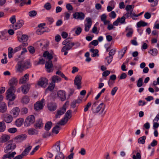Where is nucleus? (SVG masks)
Wrapping results in <instances>:
<instances>
[{
    "label": "nucleus",
    "mask_w": 159,
    "mask_h": 159,
    "mask_svg": "<svg viewBox=\"0 0 159 159\" xmlns=\"http://www.w3.org/2000/svg\"><path fill=\"white\" fill-rule=\"evenodd\" d=\"M30 63L28 60H20L17 64V70L21 72L24 69H26L30 67Z\"/></svg>",
    "instance_id": "nucleus-1"
},
{
    "label": "nucleus",
    "mask_w": 159,
    "mask_h": 159,
    "mask_svg": "<svg viewBox=\"0 0 159 159\" xmlns=\"http://www.w3.org/2000/svg\"><path fill=\"white\" fill-rule=\"evenodd\" d=\"M16 88L15 87H10L6 93L7 99L9 101H13L16 98L14 94Z\"/></svg>",
    "instance_id": "nucleus-2"
},
{
    "label": "nucleus",
    "mask_w": 159,
    "mask_h": 159,
    "mask_svg": "<svg viewBox=\"0 0 159 159\" xmlns=\"http://www.w3.org/2000/svg\"><path fill=\"white\" fill-rule=\"evenodd\" d=\"M35 121V118L34 115H31L28 116L26 119L24 123L25 126L28 127L33 124Z\"/></svg>",
    "instance_id": "nucleus-3"
},
{
    "label": "nucleus",
    "mask_w": 159,
    "mask_h": 159,
    "mask_svg": "<svg viewBox=\"0 0 159 159\" xmlns=\"http://www.w3.org/2000/svg\"><path fill=\"white\" fill-rule=\"evenodd\" d=\"M55 54L53 51L51 50L49 51H46L44 52L43 54V57L47 60H52Z\"/></svg>",
    "instance_id": "nucleus-4"
},
{
    "label": "nucleus",
    "mask_w": 159,
    "mask_h": 159,
    "mask_svg": "<svg viewBox=\"0 0 159 159\" xmlns=\"http://www.w3.org/2000/svg\"><path fill=\"white\" fill-rule=\"evenodd\" d=\"M82 77L80 75H77L74 80V84L77 86V88L78 89H80L82 88L81 80Z\"/></svg>",
    "instance_id": "nucleus-5"
},
{
    "label": "nucleus",
    "mask_w": 159,
    "mask_h": 159,
    "mask_svg": "<svg viewBox=\"0 0 159 159\" xmlns=\"http://www.w3.org/2000/svg\"><path fill=\"white\" fill-rule=\"evenodd\" d=\"M16 147V144L14 143H9L6 146L4 149V152L7 153L8 151H12L15 149Z\"/></svg>",
    "instance_id": "nucleus-6"
},
{
    "label": "nucleus",
    "mask_w": 159,
    "mask_h": 159,
    "mask_svg": "<svg viewBox=\"0 0 159 159\" xmlns=\"http://www.w3.org/2000/svg\"><path fill=\"white\" fill-rule=\"evenodd\" d=\"M105 108V105L103 103H100L97 107H96L95 109H94L92 111L93 114H96L99 112L102 109L101 113H102L104 111Z\"/></svg>",
    "instance_id": "nucleus-7"
},
{
    "label": "nucleus",
    "mask_w": 159,
    "mask_h": 159,
    "mask_svg": "<svg viewBox=\"0 0 159 159\" xmlns=\"http://www.w3.org/2000/svg\"><path fill=\"white\" fill-rule=\"evenodd\" d=\"M48 81L46 78H41L39 81L38 84L42 87L45 88L48 85Z\"/></svg>",
    "instance_id": "nucleus-8"
},
{
    "label": "nucleus",
    "mask_w": 159,
    "mask_h": 159,
    "mask_svg": "<svg viewBox=\"0 0 159 159\" xmlns=\"http://www.w3.org/2000/svg\"><path fill=\"white\" fill-rule=\"evenodd\" d=\"M53 66V64L52 60H48L45 63V67L48 72H51L53 70L51 68Z\"/></svg>",
    "instance_id": "nucleus-9"
},
{
    "label": "nucleus",
    "mask_w": 159,
    "mask_h": 159,
    "mask_svg": "<svg viewBox=\"0 0 159 159\" xmlns=\"http://www.w3.org/2000/svg\"><path fill=\"white\" fill-rule=\"evenodd\" d=\"M86 20L87 23L85 25L84 30L86 32H88L91 27L92 22L91 19L89 17L86 18Z\"/></svg>",
    "instance_id": "nucleus-10"
},
{
    "label": "nucleus",
    "mask_w": 159,
    "mask_h": 159,
    "mask_svg": "<svg viewBox=\"0 0 159 159\" xmlns=\"http://www.w3.org/2000/svg\"><path fill=\"white\" fill-rule=\"evenodd\" d=\"M67 102H66L63 106L62 108L60 109L59 110H57V113L56 114L55 117L56 118L58 117L59 116H60L66 112V108L65 105L66 104Z\"/></svg>",
    "instance_id": "nucleus-11"
},
{
    "label": "nucleus",
    "mask_w": 159,
    "mask_h": 159,
    "mask_svg": "<svg viewBox=\"0 0 159 159\" xmlns=\"http://www.w3.org/2000/svg\"><path fill=\"white\" fill-rule=\"evenodd\" d=\"M57 96L59 97L62 101H65L66 99V93L65 91L60 90L57 92Z\"/></svg>",
    "instance_id": "nucleus-12"
},
{
    "label": "nucleus",
    "mask_w": 159,
    "mask_h": 159,
    "mask_svg": "<svg viewBox=\"0 0 159 159\" xmlns=\"http://www.w3.org/2000/svg\"><path fill=\"white\" fill-rule=\"evenodd\" d=\"M30 87V85L29 84H26L21 86V91L24 94H26L29 91Z\"/></svg>",
    "instance_id": "nucleus-13"
},
{
    "label": "nucleus",
    "mask_w": 159,
    "mask_h": 159,
    "mask_svg": "<svg viewBox=\"0 0 159 159\" xmlns=\"http://www.w3.org/2000/svg\"><path fill=\"white\" fill-rule=\"evenodd\" d=\"M52 152L54 154L58 153L60 152V141H58L56 143V144L53 146L52 147Z\"/></svg>",
    "instance_id": "nucleus-14"
},
{
    "label": "nucleus",
    "mask_w": 159,
    "mask_h": 159,
    "mask_svg": "<svg viewBox=\"0 0 159 159\" xmlns=\"http://www.w3.org/2000/svg\"><path fill=\"white\" fill-rule=\"evenodd\" d=\"M73 16L75 18L80 20H83L85 17L84 14L82 12H75L73 14Z\"/></svg>",
    "instance_id": "nucleus-15"
},
{
    "label": "nucleus",
    "mask_w": 159,
    "mask_h": 159,
    "mask_svg": "<svg viewBox=\"0 0 159 159\" xmlns=\"http://www.w3.org/2000/svg\"><path fill=\"white\" fill-rule=\"evenodd\" d=\"M29 74H26L24 76L22 77L19 81L20 84H23L26 83L29 80Z\"/></svg>",
    "instance_id": "nucleus-16"
},
{
    "label": "nucleus",
    "mask_w": 159,
    "mask_h": 159,
    "mask_svg": "<svg viewBox=\"0 0 159 159\" xmlns=\"http://www.w3.org/2000/svg\"><path fill=\"white\" fill-rule=\"evenodd\" d=\"M57 104L54 102H50L48 104V109L50 111H54L57 109Z\"/></svg>",
    "instance_id": "nucleus-17"
},
{
    "label": "nucleus",
    "mask_w": 159,
    "mask_h": 159,
    "mask_svg": "<svg viewBox=\"0 0 159 159\" xmlns=\"http://www.w3.org/2000/svg\"><path fill=\"white\" fill-rule=\"evenodd\" d=\"M16 154V152L15 151L11 153L9 152V153H7V154H4L2 157V159H6L8 158L11 159L12 158H13Z\"/></svg>",
    "instance_id": "nucleus-18"
},
{
    "label": "nucleus",
    "mask_w": 159,
    "mask_h": 159,
    "mask_svg": "<svg viewBox=\"0 0 159 159\" xmlns=\"http://www.w3.org/2000/svg\"><path fill=\"white\" fill-rule=\"evenodd\" d=\"M43 123L42 120L41 119H39L38 120L36 121V123L34 125V126L36 129H39L43 127Z\"/></svg>",
    "instance_id": "nucleus-19"
},
{
    "label": "nucleus",
    "mask_w": 159,
    "mask_h": 159,
    "mask_svg": "<svg viewBox=\"0 0 159 159\" xmlns=\"http://www.w3.org/2000/svg\"><path fill=\"white\" fill-rule=\"evenodd\" d=\"M74 45L75 43H69L62 48L61 51H64L65 50L68 51L70 50Z\"/></svg>",
    "instance_id": "nucleus-20"
},
{
    "label": "nucleus",
    "mask_w": 159,
    "mask_h": 159,
    "mask_svg": "<svg viewBox=\"0 0 159 159\" xmlns=\"http://www.w3.org/2000/svg\"><path fill=\"white\" fill-rule=\"evenodd\" d=\"M20 111L19 108L17 107H15L11 111V113L14 117H16L19 114Z\"/></svg>",
    "instance_id": "nucleus-21"
},
{
    "label": "nucleus",
    "mask_w": 159,
    "mask_h": 159,
    "mask_svg": "<svg viewBox=\"0 0 159 159\" xmlns=\"http://www.w3.org/2000/svg\"><path fill=\"white\" fill-rule=\"evenodd\" d=\"M18 41L22 43L26 42L28 39V36L26 35H22L18 36Z\"/></svg>",
    "instance_id": "nucleus-22"
},
{
    "label": "nucleus",
    "mask_w": 159,
    "mask_h": 159,
    "mask_svg": "<svg viewBox=\"0 0 159 159\" xmlns=\"http://www.w3.org/2000/svg\"><path fill=\"white\" fill-rule=\"evenodd\" d=\"M24 24V22L22 20H20L15 25H12L13 29L16 30L21 28Z\"/></svg>",
    "instance_id": "nucleus-23"
},
{
    "label": "nucleus",
    "mask_w": 159,
    "mask_h": 159,
    "mask_svg": "<svg viewBox=\"0 0 159 159\" xmlns=\"http://www.w3.org/2000/svg\"><path fill=\"white\" fill-rule=\"evenodd\" d=\"M27 137L26 135L25 134H22L17 136L15 137V139L17 140V141L21 142L22 141L25 140Z\"/></svg>",
    "instance_id": "nucleus-24"
},
{
    "label": "nucleus",
    "mask_w": 159,
    "mask_h": 159,
    "mask_svg": "<svg viewBox=\"0 0 159 159\" xmlns=\"http://www.w3.org/2000/svg\"><path fill=\"white\" fill-rule=\"evenodd\" d=\"M116 51V49H111L109 53V56L106 57V60H112L113 56L115 54Z\"/></svg>",
    "instance_id": "nucleus-25"
},
{
    "label": "nucleus",
    "mask_w": 159,
    "mask_h": 159,
    "mask_svg": "<svg viewBox=\"0 0 159 159\" xmlns=\"http://www.w3.org/2000/svg\"><path fill=\"white\" fill-rule=\"evenodd\" d=\"M7 110L6 104L2 102L0 104V112L3 113L5 112Z\"/></svg>",
    "instance_id": "nucleus-26"
},
{
    "label": "nucleus",
    "mask_w": 159,
    "mask_h": 159,
    "mask_svg": "<svg viewBox=\"0 0 159 159\" xmlns=\"http://www.w3.org/2000/svg\"><path fill=\"white\" fill-rule=\"evenodd\" d=\"M17 82V79L13 77L9 81V85L11 86V87H15L14 86L16 85Z\"/></svg>",
    "instance_id": "nucleus-27"
},
{
    "label": "nucleus",
    "mask_w": 159,
    "mask_h": 159,
    "mask_svg": "<svg viewBox=\"0 0 159 159\" xmlns=\"http://www.w3.org/2000/svg\"><path fill=\"white\" fill-rule=\"evenodd\" d=\"M43 107V105L38 102H37L34 105V110L36 111L42 109Z\"/></svg>",
    "instance_id": "nucleus-28"
},
{
    "label": "nucleus",
    "mask_w": 159,
    "mask_h": 159,
    "mask_svg": "<svg viewBox=\"0 0 159 159\" xmlns=\"http://www.w3.org/2000/svg\"><path fill=\"white\" fill-rule=\"evenodd\" d=\"M127 50L126 47H124L120 51L118 52V57L120 59H121L124 56V54L125 53Z\"/></svg>",
    "instance_id": "nucleus-29"
},
{
    "label": "nucleus",
    "mask_w": 159,
    "mask_h": 159,
    "mask_svg": "<svg viewBox=\"0 0 159 159\" xmlns=\"http://www.w3.org/2000/svg\"><path fill=\"white\" fill-rule=\"evenodd\" d=\"M82 29L81 27L76 26L74 27L72 30L73 31H74L76 35H79L82 32Z\"/></svg>",
    "instance_id": "nucleus-30"
},
{
    "label": "nucleus",
    "mask_w": 159,
    "mask_h": 159,
    "mask_svg": "<svg viewBox=\"0 0 159 159\" xmlns=\"http://www.w3.org/2000/svg\"><path fill=\"white\" fill-rule=\"evenodd\" d=\"M37 43L38 44H39L41 46H43V47H42L43 49L47 48L48 45V43L44 40L39 41L37 42Z\"/></svg>",
    "instance_id": "nucleus-31"
},
{
    "label": "nucleus",
    "mask_w": 159,
    "mask_h": 159,
    "mask_svg": "<svg viewBox=\"0 0 159 159\" xmlns=\"http://www.w3.org/2000/svg\"><path fill=\"white\" fill-rule=\"evenodd\" d=\"M13 120L12 117L11 115H8L6 116L4 118V120L6 123H9L11 122Z\"/></svg>",
    "instance_id": "nucleus-32"
},
{
    "label": "nucleus",
    "mask_w": 159,
    "mask_h": 159,
    "mask_svg": "<svg viewBox=\"0 0 159 159\" xmlns=\"http://www.w3.org/2000/svg\"><path fill=\"white\" fill-rule=\"evenodd\" d=\"M28 133L30 135H36L38 134V131L34 128H31L28 129Z\"/></svg>",
    "instance_id": "nucleus-33"
},
{
    "label": "nucleus",
    "mask_w": 159,
    "mask_h": 159,
    "mask_svg": "<svg viewBox=\"0 0 159 159\" xmlns=\"http://www.w3.org/2000/svg\"><path fill=\"white\" fill-rule=\"evenodd\" d=\"M24 121L23 119L22 118H19L16 120L15 124L17 126L20 127L22 125Z\"/></svg>",
    "instance_id": "nucleus-34"
},
{
    "label": "nucleus",
    "mask_w": 159,
    "mask_h": 159,
    "mask_svg": "<svg viewBox=\"0 0 159 159\" xmlns=\"http://www.w3.org/2000/svg\"><path fill=\"white\" fill-rule=\"evenodd\" d=\"M32 148V146L31 145L27 147L22 152L24 156H27L31 150Z\"/></svg>",
    "instance_id": "nucleus-35"
},
{
    "label": "nucleus",
    "mask_w": 159,
    "mask_h": 159,
    "mask_svg": "<svg viewBox=\"0 0 159 159\" xmlns=\"http://www.w3.org/2000/svg\"><path fill=\"white\" fill-rule=\"evenodd\" d=\"M52 123L51 121L47 122L45 125L44 129L46 131L49 130L52 126Z\"/></svg>",
    "instance_id": "nucleus-36"
},
{
    "label": "nucleus",
    "mask_w": 159,
    "mask_h": 159,
    "mask_svg": "<svg viewBox=\"0 0 159 159\" xmlns=\"http://www.w3.org/2000/svg\"><path fill=\"white\" fill-rule=\"evenodd\" d=\"M8 57L9 59H11L13 57V54L15 53L13 49L11 47H9L8 49Z\"/></svg>",
    "instance_id": "nucleus-37"
},
{
    "label": "nucleus",
    "mask_w": 159,
    "mask_h": 159,
    "mask_svg": "<svg viewBox=\"0 0 159 159\" xmlns=\"http://www.w3.org/2000/svg\"><path fill=\"white\" fill-rule=\"evenodd\" d=\"M68 120V119H66L64 117L57 123V124L61 125H64L66 124Z\"/></svg>",
    "instance_id": "nucleus-38"
},
{
    "label": "nucleus",
    "mask_w": 159,
    "mask_h": 159,
    "mask_svg": "<svg viewBox=\"0 0 159 159\" xmlns=\"http://www.w3.org/2000/svg\"><path fill=\"white\" fill-rule=\"evenodd\" d=\"M90 51L92 52L91 56L93 57H98L99 55L98 54V49H91Z\"/></svg>",
    "instance_id": "nucleus-39"
},
{
    "label": "nucleus",
    "mask_w": 159,
    "mask_h": 159,
    "mask_svg": "<svg viewBox=\"0 0 159 159\" xmlns=\"http://www.w3.org/2000/svg\"><path fill=\"white\" fill-rule=\"evenodd\" d=\"M72 116V111L71 110H69L67 111L65 114L64 116L66 119H68V120Z\"/></svg>",
    "instance_id": "nucleus-40"
},
{
    "label": "nucleus",
    "mask_w": 159,
    "mask_h": 159,
    "mask_svg": "<svg viewBox=\"0 0 159 159\" xmlns=\"http://www.w3.org/2000/svg\"><path fill=\"white\" fill-rule=\"evenodd\" d=\"M1 141L2 143H4L10 139V136L6 134H4L2 136Z\"/></svg>",
    "instance_id": "nucleus-41"
},
{
    "label": "nucleus",
    "mask_w": 159,
    "mask_h": 159,
    "mask_svg": "<svg viewBox=\"0 0 159 159\" xmlns=\"http://www.w3.org/2000/svg\"><path fill=\"white\" fill-rule=\"evenodd\" d=\"M61 80L60 77L57 75L53 76L52 78V82L55 84L56 82H60Z\"/></svg>",
    "instance_id": "nucleus-42"
},
{
    "label": "nucleus",
    "mask_w": 159,
    "mask_h": 159,
    "mask_svg": "<svg viewBox=\"0 0 159 159\" xmlns=\"http://www.w3.org/2000/svg\"><path fill=\"white\" fill-rule=\"evenodd\" d=\"M126 30H128V31L126 34V36L127 37H130L132 35L133 30L132 28H129L128 27H127L126 28Z\"/></svg>",
    "instance_id": "nucleus-43"
},
{
    "label": "nucleus",
    "mask_w": 159,
    "mask_h": 159,
    "mask_svg": "<svg viewBox=\"0 0 159 159\" xmlns=\"http://www.w3.org/2000/svg\"><path fill=\"white\" fill-rule=\"evenodd\" d=\"M45 25V23H41L39 24L38 25V27L39 28L37 32H39L41 33L44 32V31L43 30L44 29L43 27Z\"/></svg>",
    "instance_id": "nucleus-44"
},
{
    "label": "nucleus",
    "mask_w": 159,
    "mask_h": 159,
    "mask_svg": "<svg viewBox=\"0 0 159 159\" xmlns=\"http://www.w3.org/2000/svg\"><path fill=\"white\" fill-rule=\"evenodd\" d=\"M146 139L145 136H143L140 137L138 140V142L139 143L143 144L145 143V140Z\"/></svg>",
    "instance_id": "nucleus-45"
},
{
    "label": "nucleus",
    "mask_w": 159,
    "mask_h": 159,
    "mask_svg": "<svg viewBox=\"0 0 159 159\" xmlns=\"http://www.w3.org/2000/svg\"><path fill=\"white\" fill-rule=\"evenodd\" d=\"M55 86V84L52 82V83L49 84L48 86L46 89V91L49 90L50 91H52L53 90Z\"/></svg>",
    "instance_id": "nucleus-46"
},
{
    "label": "nucleus",
    "mask_w": 159,
    "mask_h": 159,
    "mask_svg": "<svg viewBox=\"0 0 159 159\" xmlns=\"http://www.w3.org/2000/svg\"><path fill=\"white\" fill-rule=\"evenodd\" d=\"M6 128V126L4 122H0V132H4Z\"/></svg>",
    "instance_id": "nucleus-47"
},
{
    "label": "nucleus",
    "mask_w": 159,
    "mask_h": 159,
    "mask_svg": "<svg viewBox=\"0 0 159 159\" xmlns=\"http://www.w3.org/2000/svg\"><path fill=\"white\" fill-rule=\"evenodd\" d=\"M65 156L61 152H59L56 156L55 159H64Z\"/></svg>",
    "instance_id": "nucleus-48"
},
{
    "label": "nucleus",
    "mask_w": 159,
    "mask_h": 159,
    "mask_svg": "<svg viewBox=\"0 0 159 159\" xmlns=\"http://www.w3.org/2000/svg\"><path fill=\"white\" fill-rule=\"evenodd\" d=\"M147 25V23H146L142 20L138 22L137 24V26L138 27H140L141 26H145Z\"/></svg>",
    "instance_id": "nucleus-49"
},
{
    "label": "nucleus",
    "mask_w": 159,
    "mask_h": 159,
    "mask_svg": "<svg viewBox=\"0 0 159 159\" xmlns=\"http://www.w3.org/2000/svg\"><path fill=\"white\" fill-rule=\"evenodd\" d=\"M148 52L153 56H156L157 54V49L154 48L150 50Z\"/></svg>",
    "instance_id": "nucleus-50"
},
{
    "label": "nucleus",
    "mask_w": 159,
    "mask_h": 159,
    "mask_svg": "<svg viewBox=\"0 0 159 159\" xmlns=\"http://www.w3.org/2000/svg\"><path fill=\"white\" fill-rule=\"evenodd\" d=\"M21 101L23 103L27 104L29 102L30 99L28 96H25L22 98Z\"/></svg>",
    "instance_id": "nucleus-51"
},
{
    "label": "nucleus",
    "mask_w": 159,
    "mask_h": 159,
    "mask_svg": "<svg viewBox=\"0 0 159 159\" xmlns=\"http://www.w3.org/2000/svg\"><path fill=\"white\" fill-rule=\"evenodd\" d=\"M60 128L59 125H56L53 127L52 129V132L53 133H55L56 134H57L59 133V130H60L58 129Z\"/></svg>",
    "instance_id": "nucleus-52"
},
{
    "label": "nucleus",
    "mask_w": 159,
    "mask_h": 159,
    "mask_svg": "<svg viewBox=\"0 0 159 159\" xmlns=\"http://www.w3.org/2000/svg\"><path fill=\"white\" fill-rule=\"evenodd\" d=\"M5 87H2L0 89V102L2 101L3 99V97L1 94L4 93L5 91Z\"/></svg>",
    "instance_id": "nucleus-53"
},
{
    "label": "nucleus",
    "mask_w": 159,
    "mask_h": 159,
    "mask_svg": "<svg viewBox=\"0 0 159 159\" xmlns=\"http://www.w3.org/2000/svg\"><path fill=\"white\" fill-rule=\"evenodd\" d=\"M143 79L141 78H139L137 82V86L138 87H140L143 85Z\"/></svg>",
    "instance_id": "nucleus-54"
},
{
    "label": "nucleus",
    "mask_w": 159,
    "mask_h": 159,
    "mask_svg": "<svg viewBox=\"0 0 159 159\" xmlns=\"http://www.w3.org/2000/svg\"><path fill=\"white\" fill-rule=\"evenodd\" d=\"M133 159H141V157L140 153L139 152H137L136 155H134L132 157Z\"/></svg>",
    "instance_id": "nucleus-55"
},
{
    "label": "nucleus",
    "mask_w": 159,
    "mask_h": 159,
    "mask_svg": "<svg viewBox=\"0 0 159 159\" xmlns=\"http://www.w3.org/2000/svg\"><path fill=\"white\" fill-rule=\"evenodd\" d=\"M44 8L47 10H50L51 8V5L49 2H47L44 5Z\"/></svg>",
    "instance_id": "nucleus-56"
},
{
    "label": "nucleus",
    "mask_w": 159,
    "mask_h": 159,
    "mask_svg": "<svg viewBox=\"0 0 159 159\" xmlns=\"http://www.w3.org/2000/svg\"><path fill=\"white\" fill-rule=\"evenodd\" d=\"M37 14V12L36 11L32 10L29 12V15L30 17H34Z\"/></svg>",
    "instance_id": "nucleus-57"
},
{
    "label": "nucleus",
    "mask_w": 159,
    "mask_h": 159,
    "mask_svg": "<svg viewBox=\"0 0 159 159\" xmlns=\"http://www.w3.org/2000/svg\"><path fill=\"white\" fill-rule=\"evenodd\" d=\"M148 1L150 2H153V3L151 5V7H154L156 6L158 4V1L157 0H148Z\"/></svg>",
    "instance_id": "nucleus-58"
},
{
    "label": "nucleus",
    "mask_w": 159,
    "mask_h": 159,
    "mask_svg": "<svg viewBox=\"0 0 159 159\" xmlns=\"http://www.w3.org/2000/svg\"><path fill=\"white\" fill-rule=\"evenodd\" d=\"M117 19H119L120 23L121 24H125L126 22L125 20L126 18L124 16H122L121 17V18L118 17Z\"/></svg>",
    "instance_id": "nucleus-59"
},
{
    "label": "nucleus",
    "mask_w": 159,
    "mask_h": 159,
    "mask_svg": "<svg viewBox=\"0 0 159 159\" xmlns=\"http://www.w3.org/2000/svg\"><path fill=\"white\" fill-rule=\"evenodd\" d=\"M134 7V5H128L125 7V10L127 11H130L131 10H133Z\"/></svg>",
    "instance_id": "nucleus-60"
},
{
    "label": "nucleus",
    "mask_w": 159,
    "mask_h": 159,
    "mask_svg": "<svg viewBox=\"0 0 159 159\" xmlns=\"http://www.w3.org/2000/svg\"><path fill=\"white\" fill-rule=\"evenodd\" d=\"M17 131V129L16 128H9L8 131L11 133H14Z\"/></svg>",
    "instance_id": "nucleus-61"
},
{
    "label": "nucleus",
    "mask_w": 159,
    "mask_h": 159,
    "mask_svg": "<svg viewBox=\"0 0 159 159\" xmlns=\"http://www.w3.org/2000/svg\"><path fill=\"white\" fill-rule=\"evenodd\" d=\"M133 11V10H131L130 11H127L126 13L124 15V16L125 17V18L126 17L128 18L129 16H131Z\"/></svg>",
    "instance_id": "nucleus-62"
},
{
    "label": "nucleus",
    "mask_w": 159,
    "mask_h": 159,
    "mask_svg": "<svg viewBox=\"0 0 159 159\" xmlns=\"http://www.w3.org/2000/svg\"><path fill=\"white\" fill-rule=\"evenodd\" d=\"M91 102H89L86 105L84 109V112H86L87 111L89 107L91 106Z\"/></svg>",
    "instance_id": "nucleus-63"
},
{
    "label": "nucleus",
    "mask_w": 159,
    "mask_h": 159,
    "mask_svg": "<svg viewBox=\"0 0 159 159\" xmlns=\"http://www.w3.org/2000/svg\"><path fill=\"white\" fill-rule=\"evenodd\" d=\"M28 112V109L25 107H24L22 108L21 109V113L22 114H25L27 113Z\"/></svg>",
    "instance_id": "nucleus-64"
}]
</instances>
